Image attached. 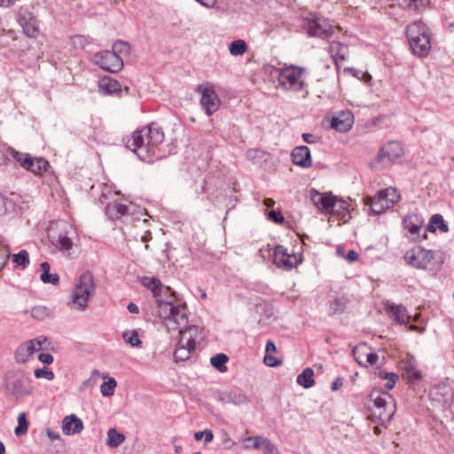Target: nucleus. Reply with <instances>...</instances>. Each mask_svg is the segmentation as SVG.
Masks as SVG:
<instances>
[{
	"label": "nucleus",
	"mask_w": 454,
	"mask_h": 454,
	"mask_svg": "<svg viewBox=\"0 0 454 454\" xmlns=\"http://www.w3.org/2000/svg\"><path fill=\"white\" fill-rule=\"evenodd\" d=\"M385 309L391 318L400 325H404L408 321V315L405 308L401 305H395L387 301L385 303Z\"/></svg>",
	"instance_id": "24"
},
{
	"label": "nucleus",
	"mask_w": 454,
	"mask_h": 454,
	"mask_svg": "<svg viewBox=\"0 0 454 454\" xmlns=\"http://www.w3.org/2000/svg\"><path fill=\"white\" fill-rule=\"evenodd\" d=\"M198 327L189 325L184 330H180V338L174 352L176 361H186L190 358L192 351L195 349Z\"/></svg>",
	"instance_id": "6"
},
{
	"label": "nucleus",
	"mask_w": 454,
	"mask_h": 454,
	"mask_svg": "<svg viewBox=\"0 0 454 454\" xmlns=\"http://www.w3.org/2000/svg\"><path fill=\"white\" fill-rule=\"evenodd\" d=\"M403 258L407 264L416 269H426V249L420 245L409 249Z\"/></svg>",
	"instance_id": "17"
},
{
	"label": "nucleus",
	"mask_w": 454,
	"mask_h": 454,
	"mask_svg": "<svg viewBox=\"0 0 454 454\" xmlns=\"http://www.w3.org/2000/svg\"><path fill=\"white\" fill-rule=\"evenodd\" d=\"M23 29L24 34L30 38H36L39 35V25L36 18L34 20H29L20 24Z\"/></svg>",
	"instance_id": "34"
},
{
	"label": "nucleus",
	"mask_w": 454,
	"mask_h": 454,
	"mask_svg": "<svg viewBox=\"0 0 454 454\" xmlns=\"http://www.w3.org/2000/svg\"><path fill=\"white\" fill-rule=\"evenodd\" d=\"M71 42H72V44L75 48H80V49H83L88 44L90 43V38L85 35H75L72 36Z\"/></svg>",
	"instance_id": "50"
},
{
	"label": "nucleus",
	"mask_w": 454,
	"mask_h": 454,
	"mask_svg": "<svg viewBox=\"0 0 454 454\" xmlns=\"http://www.w3.org/2000/svg\"><path fill=\"white\" fill-rule=\"evenodd\" d=\"M195 91L200 94V105L207 116L215 114L220 105L221 99L216 94L214 86L209 83H203L197 86Z\"/></svg>",
	"instance_id": "10"
},
{
	"label": "nucleus",
	"mask_w": 454,
	"mask_h": 454,
	"mask_svg": "<svg viewBox=\"0 0 454 454\" xmlns=\"http://www.w3.org/2000/svg\"><path fill=\"white\" fill-rule=\"evenodd\" d=\"M403 369V376L407 380L409 384L415 385L421 378V373L416 370L411 363L407 364H405Z\"/></svg>",
	"instance_id": "31"
},
{
	"label": "nucleus",
	"mask_w": 454,
	"mask_h": 454,
	"mask_svg": "<svg viewBox=\"0 0 454 454\" xmlns=\"http://www.w3.org/2000/svg\"><path fill=\"white\" fill-rule=\"evenodd\" d=\"M305 68L294 65L280 69L278 82L279 86L287 91L302 92L301 98H306L309 95L308 83L301 78Z\"/></svg>",
	"instance_id": "3"
},
{
	"label": "nucleus",
	"mask_w": 454,
	"mask_h": 454,
	"mask_svg": "<svg viewBox=\"0 0 454 454\" xmlns=\"http://www.w3.org/2000/svg\"><path fill=\"white\" fill-rule=\"evenodd\" d=\"M52 316V311L46 306H35L31 309V317L36 320L43 321Z\"/></svg>",
	"instance_id": "35"
},
{
	"label": "nucleus",
	"mask_w": 454,
	"mask_h": 454,
	"mask_svg": "<svg viewBox=\"0 0 454 454\" xmlns=\"http://www.w3.org/2000/svg\"><path fill=\"white\" fill-rule=\"evenodd\" d=\"M38 359L44 364H51L53 363V356L50 353H41L38 356Z\"/></svg>",
	"instance_id": "56"
},
{
	"label": "nucleus",
	"mask_w": 454,
	"mask_h": 454,
	"mask_svg": "<svg viewBox=\"0 0 454 454\" xmlns=\"http://www.w3.org/2000/svg\"><path fill=\"white\" fill-rule=\"evenodd\" d=\"M164 132L157 123L148 124L133 132L127 142V147L140 160H147L155 154V149L164 141Z\"/></svg>",
	"instance_id": "1"
},
{
	"label": "nucleus",
	"mask_w": 454,
	"mask_h": 454,
	"mask_svg": "<svg viewBox=\"0 0 454 454\" xmlns=\"http://www.w3.org/2000/svg\"><path fill=\"white\" fill-rule=\"evenodd\" d=\"M303 28L309 36L328 39L333 35V27L326 19L315 17L303 21Z\"/></svg>",
	"instance_id": "11"
},
{
	"label": "nucleus",
	"mask_w": 454,
	"mask_h": 454,
	"mask_svg": "<svg viewBox=\"0 0 454 454\" xmlns=\"http://www.w3.org/2000/svg\"><path fill=\"white\" fill-rule=\"evenodd\" d=\"M52 244L62 252H67L73 247V241L67 233H59Z\"/></svg>",
	"instance_id": "32"
},
{
	"label": "nucleus",
	"mask_w": 454,
	"mask_h": 454,
	"mask_svg": "<svg viewBox=\"0 0 454 454\" xmlns=\"http://www.w3.org/2000/svg\"><path fill=\"white\" fill-rule=\"evenodd\" d=\"M93 59L100 68L110 73H118L123 68L122 59L111 51L97 52Z\"/></svg>",
	"instance_id": "14"
},
{
	"label": "nucleus",
	"mask_w": 454,
	"mask_h": 454,
	"mask_svg": "<svg viewBox=\"0 0 454 454\" xmlns=\"http://www.w3.org/2000/svg\"><path fill=\"white\" fill-rule=\"evenodd\" d=\"M403 148L401 143L397 141H390L384 145L378 153L375 161L380 164V167H386L395 162L403 155Z\"/></svg>",
	"instance_id": "13"
},
{
	"label": "nucleus",
	"mask_w": 454,
	"mask_h": 454,
	"mask_svg": "<svg viewBox=\"0 0 454 454\" xmlns=\"http://www.w3.org/2000/svg\"><path fill=\"white\" fill-rule=\"evenodd\" d=\"M125 440L123 434L119 433L115 428H110L107 432V445L112 448L120 446Z\"/></svg>",
	"instance_id": "33"
},
{
	"label": "nucleus",
	"mask_w": 454,
	"mask_h": 454,
	"mask_svg": "<svg viewBox=\"0 0 454 454\" xmlns=\"http://www.w3.org/2000/svg\"><path fill=\"white\" fill-rule=\"evenodd\" d=\"M42 274L40 279L44 284L57 285L59 281V277L57 273H50L51 265L48 262H43L40 264Z\"/></svg>",
	"instance_id": "27"
},
{
	"label": "nucleus",
	"mask_w": 454,
	"mask_h": 454,
	"mask_svg": "<svg viewBox=\"0 0 454 454\" xmlns=\"http://www.w3.org/2000/svg\"><path fill=\"white\" fill-rule=\"evenodd\" d=\"M343 386V378L338 377L331 385L332 391H337Z\"/></svg>",
	"instance_id": "60"
},
{
	"label": "nucleus",
	"mask_w": 454,
	"mask_h": 454,
	"mask_svg": "<svg viewBox=\"0 0 454 454\" xmlns=\"http://www.w3.org/2000/svg\"><path fill=\"white\" fill-rule=\"evenodd\" d=\"M273 261L277 267L284 270H291L301 262L295 254H288L287 249L282 245L276 246Z\"/></svg>",
	"instance_id": "16"
},
{
	"label": "nucleus",
	"mask_w": 454,
	"mask_h": 454,
	"mask_svg": "<svg viewBox=\"0 0 454 454\" xmlns=\"http://www.w3.org/2000/svg\"><path fill=\"white\" fill-rule=\"evenodd\" d=\"M4 387L16 400L31 395L34 392L33 380L23 371L8 372L4 376Z\"/></svg>",
	"instance_id": "4"
},
{
	"label": "nucleus",
	"mask_w": 454,
	"mask_h": 454,
	"mask_svg": "<svg viewBox=\"0 0 454 454\" xmlns=\"http://www.w3.org/2000/svg\"><path fill=\"white\" fill-rule=\"evenodd\" d=\"M83 429V423L76 415L72 414L64 418L62 431L66 435L79 434Z\"/></svg>",
	"instance_id": "22"
},
{
	"label": "nucleus",
	"mask_w": 454,
	"mask_h": 454,
	"mask_svg": "<svg viewBox=\"0 0 454 454\" xmlns=\"http://www.w3.org/2000/svg\"><path fill=\"white\" fill-rule=\"evenodd\" d=\"M354 123V118L350 112H342L338 116H333L331 120V128L339 132L348 131Z\"/></svg>",
	"instance_id": "21"
},
{
	"label": "nucleus",
	"mask_w": 454,
	"mask_h": 454,
	"mask_svg": "<svg viewBox=\"0 0 454 454\" xmlns=\"http://www.w3.org/2000/svg\"><path fill=\"white\" fill-rule=\"evenodd\" d=\"M229 357L227 355L223 353H219L215 356H213L210 358V363L214 368L218 370L221 372H224L227 370V367L225 366V364L228 362Z\"/></svg>",
	"instance_id": "36"
},
{
	"label": "nucleus",
	"mask_w": 454,
	"mask_h": 454,
	"mask_svg": "<svg viewBox=\"0 0 454 454\" xmlns=\"http://www.w3.org/2000/svg\"><path fill=\"white\" fill-rule=\"evenodd\" d=\"M12 261L22 269L27 268L30 263L29 254L27 250H20L18 254L12 255Z\"/></svg>",
	"instance_id": "42"
},
{
	"label": "nucleus",
	"mask_w": 454,
	"mask_h": 454,
	"mask_svg": "<svg viewBox=\"0 0 454 454\" xmlns=\"http://www.w3.org/2000/svg\"><path fill=\"white\" fill-rule=\"evenodd\" d=\"M95 292L93 275L85 272L79 278L78 283L72 293V301L78 309L83 310L87 308L89 298Z\"/></svg>",
	"instance_id": "5"
},
{
	"label": "nucleus",
	"mask_w": 454,
	"mask_h": 454,
	"mask_svg": "<svg viewBox=\"0 0 454 454\" xmlns=\"http://www.w3.org/2000/svg\"><path fill=\"white\" fill-rule=\"evenodd\" d=\"M117 382L114 378H109L108 380L104 381L100 386V392L103 396L110 397L114 394V388Z\"/></svg>",
	"instance_id": "41"
},
{
	"label": "nucleus",
	"mask_w": 454,
	"mask_h": 454,
	"mask_svg": "<svg viewBox=\"0 0 454 454\" xmlns=\"http://www.w3.org/2000/svg\"><path fill=\"white\" fill-rule=\"evenodd\" d=\"M9 246L0 240V270L4 267L10 257Z\"/></svg>",
	"instance_id": "48"
},
{
	"label": "nucleus",
	"mask_w": 454,
	"mask_h": 454,
	"mask_svg": "<svg viewBox=\"0 0 454 454\" xmlns=\"http://www.w3.org/2000/svg\"><path fill=\"white\" fill-rule=\"evenodd\" d=\"M379 378L387 380L385 387L390 390L394 388L396 380H398V375L395 372H388L381 370L379 372Z\"/></svg>",
	"instance_id": "40"
},
{
	"label": "nucleus",
	"mask_w": 454,
	"mask_h": 454,
	"mask_svg": "<svg viewBox=\"0 0 454 454\" xmlns=\"http://www.w3.org/2000/svg\"><path fill=\"white\" fill-rule=\"evenodd\" d=\"M310 199L312 203L322 211L332 214L334 210V196L331 193H321L311 190Z\"/></svg>",
	"instance_id": "18"
},
{
	"label": "nucleus",
	"mask_w": 454,
	"mask_h": 454,
	"mask_svg": "<svg viewBox=\"0 0 454 454\" xmlns=\"http://www.w3.org/2000/svg\"><path fill=\"white\" fill-rule=\"evenodd\" d=\"M247 51V45L242 39L232 41L229 44V51L232 56H241Z\"/></svg>",
	"instance_id": "37"
},
{
	"label": "nucleus",
	"mask_w": 454,
	"mask_h": 454,
	"mask_svg": "<svg viewBox=\"0 0 454 454\" xmlns=\"http://www.w3.org/2000/svg\"><path fill=\"white\" fill-rule=\"evenodd\" d=\"M437 230L442 233H447L449 231V226L443 219V216L440 214L433 215L427 223V231L434 233Z\"/></svg>",
	"instance_id": "26"
},
{
	"label": "nucleus",
	"mask_w": 454,
	"mask_h": 454,
	"mask_svg": "<svg viewBox=\"0 0 454 454\" xmlns=\"http://www.w3.org/2000/svg\"><path fill=\"white\" fill-rule=\"evenodd\" d=\"M35 15L30 10L29 7H20L18 12L17 21L19 24H22L25 22H28L29 20H34L35 19Z\"/></svg>",
	"instance_id": "45"
},
{
	"label": "nucleus",
	"mask_w": 454,
	"mask_h": 454,
	"mask_svg": "<svg viewBox=\"0 0 454 454\" xmlns=\"http://www.w3.org/2000/svg\"><path fill=\"white\" fill-rule=\"evenodd\" d=\"M98 90L105 95H117L121 91L119 82L110 76H104L98 81Z\"/></svg>",
	"instance_id": "23"
},
{
	"label": "nucleus",
	"mask_w": 454,
	"mask_h": 454,
	"mask_svg": "<svg viewBox=\"0 0 454 454\" xmlns=\"http://www.w3.org/2000/svg\"><path fill=\"white\" fill-rule=\"evenodd\" d=\"M171 289L168 286H165L162 284L160 289H156L155 293H153V296L156 298V301L158 304V308H161L164 302H168L170 300H168V294L170 293Z\"/></svg>",
	"instance_id": "38"
},
{
	"label": "nucleus",
	"mask_w": 454,
	"mask_h": 454,
	"mask_svg": "<svg viewBox=\"0 0 454 454\" xmlns=\"http://www.w3.org/2000/svg\"><path fill=\"white\" fill-rule=\"evenodd\" d=\"M34 375L37 379H46L48 380H53L55 378L54 372L47 367L35 369L34 371Z\"/></svg>",
	"instance_id": "49"
},
{
	"label": "nucleus",
	"mask_w": 454,
	"mask_h": 454,
	"mask_svg": "<svg viewBox=\"0 0 454 454\" xmlns=\"http://www.w3.org/2000/svg\"><path fill=\"white\" fill-rule=\"evenodd\" d=\"M111 51L119 56L120 54L128 55L130 51V46L127 42L120 40L114 43L113 50Z\"/></svg>",
	"instance_id": "47"
},
{
	"label": "nucleus",
	"mask_w": 454,
	"mask_h": 454,
	"mask_svg": "<svg viewBox=\"0 0 454 454\" xmlns=\"http://www.w3.org/2000/svg\"><path fill=\"white\" fill-rule=\"evenodd\" d=\"M424 220L417 214H411L403 219V229L408 231L411 235L419 234L423 227Z\"/></svg>",
	"instance_id": "25"
},
{
	"label": "nucleus",
	"mask_w": 454,
	"mask_h": 454,
	"mask_svg": "<svg viewBox=\"0 0 454 454\" xmlns=\"http://www.w3.org/2000/svg\"><path fill=\"white\" fill-rule=\"evenodd\" d=\"M122 337L125 341L130 344L132 347L138 348L142 346V341L139 340L137 331H133L131 333L124 332Z\"/></svg>",
	"instance_id": "46"
},
{
	"label": "nucleus",
	"mask_w": 454,
	"mask_h": 454,
	"mask_svg": "<svg viewBox=\"0 0 454 454\" xmlns=\"http://www.w3.org/2000/svg\"><path fill=\"white\" fill-rule=\"evenodd\" d=\"M314 371L312 368H305L301 373L297 376L296 382L298 385L302 386L304 388H309L314 386L313 380Z\"/></svg>",
	"instance_id": "30"
},
{
	"label": "nucleus",
	"mask_w": 454,
	"mask_h": 454,
	"mask_svg": "<svg viewBox=\"0 0 454 454\" xmlns=\"http://www.w3.org/2000/svg\"><path fill=\"white\" fill-rule=\"evenodd\" d=\"M200 4L207 8H212L216 4V0H195Z\"/></svg>",
	"instance_id": "63"
},
{
	"label": "nucleus",
	"mask_w": 454,
	"mask_h": 454,
	"mask_svg": "<svg viewBox=\"0 0 454 454\" xmlns=\"http://www.w3.org/2000/svg\"><path fill=\"white\" fill-rule=\"evenodd\" d=\"M329 52L333 58L335 64H337V58L341 60L345 59L346 54L348 52V47L344 43L333 41L329 45Z\"/></svg>",
	"instance_id": "28"
},
{
	"label": "nucleus",
	"mask_w": 454,
	"mask_h": 454,
	"mask_svg": "<svg viewBox=\"0 0 454 454\" xmlns=\"http://www.w3.org/2000/svg\"><path fill=\"white\" fill-rule=\"evenodd\" d=\"M373 403H374L375 407H377L379 409H382V408L386 407L387 401L384 397L377 396L373 399Z\"/></svg>",
	"instance_id": "59"
},
{
	"label": "nucleus",
	"mask_w": 454,
	"mask_h": 454,
	"mask_svg": "<svg viewBox=\"0 0 454 454\" xmlns=\"http://www.w3.org/2000/svg\"><path fill=\"white\" fill-rule=\"evenodd\" d=\"M106 212L111 218L119 219L121 216L128 215L129 207L121 203L108 204L106 207Z\"/></svg>",
	"instance_id": "29"
},
{
	"label": "nucleus",
	"mask_w": 454,
	"mask_h": 454,
	"mask_svg": "<svg viewBox=\"0 0 454 454\" xmlns=\"http://www.w3.org/2000/svg\"><path fill=\"white\" fill-rule=\"evenodd\" d=\"M399 198L400 196L397 194L396 189L393 187L380 190L371 200L370 211L373 215H380L387 209L393 207Z\"/></svg>",
	"instance_id": "9"
},
{
	"label": "nucleus",
	"mask_w": 454,
	"mask_h": 454,
	"mask_svg": "<svg viewBox=\"0 0 454 454\" xmlns=\"http://www.w3.org/2000/svg\"><path fill=\"white\" fill-rule=\"evenodd\" d=\"M141 284L151 290L152 293H155L156 289H160L162 286V282L156 277H144L141 279Z\"/></svg>",
	"instance_id": "44"
},
{
	"label": "nucleus",
	"mask_w": 454,
	"mask_h": 454,
	"mask_svg": "<svg viewBox=\"0 0 454 454\" xmlns=\"http://www.w3.org/2000/svg\"><path fill=\"white\" fill-rule=\"evenodd\" d=\"M28 429V422L27 420L26 413L20 412L18 416V426L14 429V433L17 436H21L27 434Z\"/></svg>",
	"instance_id": "39"
},
{
	"label": "nucleus",
	"mask_w": 454,
	"mask_h": 454,
	"mask_svg": "<svg viewBox=\"0 0 454 454\" xmlns=\"http://www.w3.org/2000/svg\"><path fill=\"white\" fill-rule=\"evenodd\" d=\"M160 315L165 320L173 322L176 325H182L187 323L186 317V304H175L172 300L168 302H164L163 306L159 309Z\"/></svg>",
	"instance_id": "12"
},
{
	"label": "nucleus",
	"mask_w": 454,
	"mask_h": 454,
	"mask_svg": "<svg viewBox=\"0 0 454 454\" xmlns=\"http://www.w3.org/2000/svg\"><path fill=\"white\" fill-rule=\"evenodd\" d=\"M410 48L414 55L426 57V25L422 20L410 24L406 29Z\"/></svg>",
	"instance_id": "7"
},
{
	"label": "nucleus",
	"mask_w": 454,
	"mask_h": 454,
	"mask_svg": "<svg viewBox=\"0 0 454 454\" xmlns=\"http://www.w3.org/2000/svg\"><path fill=\"white\" fill-rule=\"evenodd\" d=\"M203 438L205 439L206 443L210 442L214 438L212 431L209 429H205L204 431H198L194 434V439L196 441H200Z\"/></svg>",
	"instance_id": "51"
},
{
	"label": "nucleus",
	"mask_w": 454,
	"mask_h": 454,
	"mask_svg": "<svg viewBox=\"0 0 454 454\" xmlns=\"http://www.w3.org/2000/svg\"><path fill=\"white\" fill-rule=\"evenodd\" d=\"M346 309V301L343 298H335L330 302L329 310L331 315L341 314Z\"/></svg>",
	"instance_id": "43"
},
{
	"label": "nucleus",
	"mask_w": 454,
	"mask_h": 454,
	"mask_svg": "<svg viewBox=\"0 0 454 454\" xmlns=\"http://www.w3.org/2000/svg\"><path fill=\"white\" fill-rule=\"evenodd\" d=\"M268 218L275 223H283L285 222V217L280 212L276 210H270L268 214Z\"/></svg>",
	"instance_id": "55"
},
{
	"label": "nucleus",
	"mask_w": 454,
	"mask_h": 454,
	"mask_svg": "<svg viewBox=\"0 0 454 454\" xmlns=\"http://www.w3.org/2000/svg\"><path fill=\"white\" fill-rule=\"evenodd\" d=\"M358 258H359V254L355 250H349L348 254H347V256H346V260L348 262H354L357 261Z\"/></svg>",
	"instance_id": "61"
},
{
	"label": "nucleus",
	"mask_w": 454,
	"mask_h": 454,
	"mask_svg": "<svg viewBox=\"0 0 454 454\" xmlns=\"http://www.w3.org/2000/svg\"><path fill=\"white\" fill-rule=\"evenodd\" d=\"M301 137L303 141L307 144H315L318 140V138L316 137V136L310 133H303Z\"/></svg>",
	"instance_id": "57"
},
{
	"label": "nucleus",
	"mask_w": 454,
	"mask_h": 454,
	"mask_svg": "<svg viewBox=\"0 0 454 454\" xmlns=\"http://www.w3.org/2000/svg\"><path fill=\"white\" fill-rule=\"evenodd\" d=\"M264 364L269 367H278L282 364V361L276 358L271 354H266L264 356Z\"/></svg>",
	"instance_id": "54"
},
{
	"label": "nucleus",
	"mask_w": 454,
	"mask_h": 454,
	"mask_svg": "<svg viewBox=\"0 0 454 454\" xmlns=\"http://www.w3.org/2000/svg\"><path fill=\"white\" fill-rule=\"evenodd\" d=\"M291 156L294 164L303 168H308L312 165L310 150L306 145L294 147L292 151Z\"/></svg>",
	"instance_id": "19"
},
{
	"label": "nucleus",
	"mask_w": 454,
	"mask_h": 454,
	"mask_svg": "<svg viewBox=\"0 0 454 454\" xmlns=\"http://www.w3.org/2000/svg\"><path fill=\"white\" fill-rule=\"evenodd\" d=\"M378 355L374 352H372V353H369L367 355V363H369L370 364H374L377 363L378 361Z\"/></svg>",
	"instance_id": "64"
},
{
	"label": "nucleus",
	"mask_w": 454,
	"mask_h": 454,
	"mask_svg": "<svg viewBox=\"0 0 454 454\" xmlns=\"http://www.w3.org/2000/svg\"><path fill=\"white\" fill-rule=\"evenodd\" d=\"M262 449L265 454H277L278 449L274 443L269 439L264 438L262 440Z\"/></svg>",
	"instance_id": "52"
},
{
	"label": "nucleus",
	"mask_w": 454,
	"mask_h": 454,
	"mask_svg": "<svg viewBox=\"0 0 454 454\" xmlns=\"http://www.w3.org/2000/svg\"><path fill=\"white\" fill-rule=\"evenodd\" d=\"M349 204L343 200H336L334 197V210L332 213L341 214L348 209Z\"/></svg>",
	"instance_id": "53"
},
{
	"label": "nucleus",
	"mask_w": 454,
	"mask_h": 454,
	"mask_svg": "<svg viewBox=\"0 0 454 454\" xmlns=\"http://www.w3.org/2000/svg\"><path fill=\"white\" fill-rule=\"evenodd\" d=\"M265 351H266V354H271V353H275L277 351V348H276V345L273 342V340H269L266 342Z\"/></svg>",
	"instance_id": "62"
},
{
	"label": "nucleus",
	"mask_w": 454,
	"mask_h": 454,
	"mask_svg": "<svg viewBox=\"0 0 454 454\" xmlns=\"http://www.w3.org/2000/svg\"><path fill=\"white\" fill-rule=\"evenodd\" d=\"M164 132L157 123L148 124L133 132L127 142V147L140 160H147L155 154V149L164 141Z\"/></svg>",
	"instance_id": "2"
},
{
	"label": "nucleus",
	"mask_w": 454,
	"mask_h": 454,
	"mask_svg": "<svg viewBox=\"0 0 454 454\" xmlns=\"http://www.w3.org/2000/svg\"><path fill=\"white\" fill-rule=\"evenodd\" d=\"M47 340L44 336H40L35 339L27 340L20 344L15 352V360L18 364H24L27 362L33 354L39 350L42 345Z\"/></svg>",
	"instance_id": "15"
},
{
	"label": "nucleus",
	"mask_w": 454,
	"mask_h": 454,
	"mask_svg": "<svg viewBox=\"0 0 454 454\" xmlns=\"http://www.w3.org/2000/svg\"><path fill=\"white\" fill-rule=\"evenodd\" d=\"M8 152L21 168L35 175H42L49 167L48 160L42 157H33L29 153H20L14 148H9Z\"/></svg>",
	"instance_id": "8"
},
{
	"label": "nucleus",
	"mask_w": 454,
	"mask_h": 454,
	"mask_svg": "<svg viewBox=\"0 0 454 454\" xmlns=\"http://www.w3.org/2000/svg\"><path fill=\"white\" fill-rule=\"evenodd\" d=\"M217 400L223 403H233L239 405L245 403L247 401V398L240 388L231 387L229 390L219 393Z\"/></svg>",
	"instance_id": "20"
},
{
	"label": "nucleus",
	"mask_w": 454,
	"mask_h": 454,
	"mask_svg": "<svg viewBox=\"0 0 454 454\" xmlns=\"http://www.w3.org/2000/svg\"><path fill=\"white\" fill-rule=\"evenodd\" d=\"M393 415H394V411H392L391 413L387 414V415H385L383 412H380L379 414V419L380 421V424L383 426H386V424L391 420Z\"/></svg>",
	"instance_id": "58"
}]
</instances>
